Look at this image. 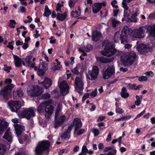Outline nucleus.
<instances>
[{
  "instance_id": "f257e3e1",
  "label": "nucleus",
  "mask_w": 155,
  "mask_h": 155,
  "mask_svg": "<svg viewBox=\"0 0 155 155\" xmlns=\"http://www.w3.org/2000/svg\"><path fill=\"white\" fill-rule=\"evenodd\" d=\"M150 32L151 36H155V25L153 26L147 25L133 30L132 34L133 37L137 38H143L145 36L144 32Z\"/></svg>"
},
{
  "instance_id": "f03ea898",
  "label": "nucleus",
  "mask_w": 155,
  "mask_h": 155,
  "mask_svg": "<svg viewBox=\"0 0 155 155\" xmlns=\"http://www.w3.org/2000/svg\"><path fill=\"white\" fill-rule=\"evenodd\" d=\"M102 45L105 46L104 50L101 51V54L105 56L110 57L117 52L114 45L107 40H105L102 43Z\"/></svg>"
},
{
  "instance_id": "7ed1b4c3",
  "label": "nucleus",
  "mask_w": 155,
  "mask_h": 155,
  "mask_svg": "<svg viewBox=\"0 0 155 155\" xmlns=\"http://www.w3.org/2000/svg\"><path fill=\"white\" fill-rule=\"evenodd\" d=\"M50 143L48 140L40 141L38 144L35 151L36 155H42L43 152L49 149Z\"/></svg>"
},
{
  "instance_id": "20e7f679",
  "label": "nucleus",
  "mask_w": 155,
  "mask_h": 155,
  "mask_svg": "<svg viewBox=\"0 0 155 155\" xmlns=\"http://www.w3.org/2000/svg\"><path fill=\"white\" fill-rule=\"evenodd\" d=\"M137 57L136 54L133 51L125 53L122 59L124 64L128 66H130L134 63Z\"/></svg>"
},
{
  "instance_id": "39448f33",
  "label": "nucleus",
  "mask_w": 155,
  "mask_h": 155,
  "mask_svg": "<svg viewBox=\"0 0 155 155\" xmlns=\"http://www.w3.org/2000/svg\"><path fill=\"white\" fill-rule=\"evenodd\" d=\"M14 87V85L10 84L5 87L0 91V95H3L5 99H8L12 94V90Z\"/></svg>"
},
{
  "instance_id": "423d86ee",
  "label": "nucleus",
  "mask_w": 155,
  "mask_h": 155,
  "mask_svg": "<svg viewBox=\"0 0 155 155\" xmlns=\"http://www.w3.org/2000/svg\"><path fill=\"white\" fill-rule=\"evenodd\" d=\"M34 110L31 108H27L21 111L19 114V116L21 118H26L27 119H29L31 117L35 116Z\"/></svg>"
},
{
  "instance_id": "0eeeda50",
  "label": "nucleus",
  "mask_w": 155,
  "mask_h": 155,
  "mask_svg": "<svg viewBox=\"0 0 155 155\" xmlns=\"http://www.w3.org/2000/svg\"><path fill=\"white\" fill-rule=\"evenodd\" d=\"M42 92L41 89L38 86H31L27 90L28 94L32 97L38 96Z\"/></svg>"
},
{
  "instance_id": "6e6552de",
  "label": "nucleus",
  "mask_w": 155,
  "mask_h": 155,
  "mask_svg": "<svg viewBox=\"0 0 155 155\" xmlns=\"http://www.w3.org/2000/svg\"><path fill=\"white\" fill-rule=\"evenodd\" d=\"M130 29L126 26L123 28L120 38L122 44H124L127 42V36L130 34Z\"/></svg>"
},
{
  "instance_id": "1a4fd4ad",
  "label": "nucleus",
  "mask_w": 155,
  "mask_h": 155,
  "mask_svg": "<svg viewBox=\"0 0 155 155\" xmlns=\"http://www.w3.org/2000/svg\"><path fill=\"white\" fill-rule=\"evenodd\" d=\"M99 71L97 67L95 66H93L92 70L88 71L87 75V78L91 80H95L97 78Z\"/></svg>"
},
{
  "instance_id": "9d476101",
  "label": "nucleus",
  "mask_w": 155,
  "mask_h": 155,
  "mask_svg": "<svg viewBox=\"0 0 155 155\" xmlns=\"http://www.w3.org/2000/svg\"><path fill=\"white\" fill-rule=\"evenodd\" d=\"M9 106L12 112H17V111L21 107L20 102L19 101H12L8 102Z\"/></svg>"
},
{
  "instance_id": "9b49d317",
  "label": "nucleus",
  "mask_w": 155,
  "mask_h": 155,
  "mask_svg": "<svg viewBox=\"0 0 155 155\" xmlns=\"http://www.w3.org/2000/svg\"><path fill=\"white\" fill-rule=\"evenodd\" d=\"M74 82L76 89L78 88L81 91L83 90L84 84L83 81V77L81 75L76 77Z\"/></svg>"
},
{
  "instance_id": "f8f14e48",
  "label": "nucleus",
  "mask_w": 155,
  "mask_h": 155,
  "mask_svg": "<svg viewBox=\"0 0 155 155\" xmlns=\"http://www.w3.org/2000/svg\"><path fill=\"white\" fill-rule=\"evenodd\" d=\"M59 87L62 95L64 96L69 92V86L66 81H63L59 84Z\"/></svg>"
},
{
  "instance_id": "ddd939ff",
  "label": "nucleus",
  "mask_w": 155,
  "mask_h": 155,
  "mask_svg": "<svg viewBox=\"0 0 155 155\" xmlns=\"http://www.w3.org/2000/svg\"><path fill=\"white\" fill-rule=\"evenodd\" d=\"M32 58V57L31 56H27L25 59V61L23 63V64L26 66H30L32 68L34 67L35 65V63L34 61L35 60V58H33V63L31 61Z\"/></svg>"
},
{
  "instance_id": "4468645a",
  "label": "nucleus",
  "mask_w": 155,
  "mask_h": 155,
  "mask_svg": "<svg viewBox=\"0 0 155 155\" xmlns=\"http://www.w3.org/2000/svg\"><path fill=\"white\" fill-rule=\"evenodd\" d=\"M136 48L139 52L141 54H144L150 51V48L146 45L140 44L138 45Z\"/></svg>"
},
{
  "instance_id": "2eb2a0df",
  "label": "nucleus",
  "mask_w": 155,
  "mask_h": 155,
  "mask_svg": "<svg viewBox=\"0 0 155 155\" xmlns=\"http://www.w3.org/2000/svg\"><path fill=\"white\" fill-rule=\"evenodd\" d=\"M72 127V125L69 126L66 131L61 136L62 140H67L70 138L71 132Z\"/></svg>"
},
{
  "instance_id": "dca6fc26",
  "label": "nucleus",
  "mask_w": 155,
  "mask_h": 155,
  "mask_svg": "<svg viewBox=\"0 0 155 155\" xmlns=\"http://www.w3.org/2000/svg\"><path fill=\"white\" fill-rule=\"evenodd\" d=\"M106 5V3L104 2L96 3L94 4L92 7L93 12L94 14L97 13L99 12L102 6H105Z\"/></svg>"
},
{
  "instance_id": "f3484780",
  "label": "nucleus",
  "mask_w": 155,
  "mask_h": 155,
  "mask_svg": "<svg viewBox=\"0 0 155 155\" xmlns=\"http://www.w3.org/2000/svg\"><path fill=\"white\" fill-rule=\"evenodd\" d=\"M14 127L16 134L18 136L20 135L25 129L24 126L18 124L14 125Z\"/></svg>"
},
{
  "instance_id": "a211bd4d",
  "label": "nucleus",
  "mask_w": 155,
  "mask_h": 155,
  "mask_svg": "<svg viewBox=\"0 0 155 155\" xmlns=\"http://www.w3.org/2000/svg\"><path fill=\"white\" fill-rule=\"evenodd\" d=\"M114 59L113 57L105 58L104 57H96L97 60L101 63H107L112 61Z\"/></svg>"
},
{
  "instance_id": "6ab92c4d",
  "label": "nucleus",
  "mask_w": 155,
  "mask_h": 155,
  "mask_svg": "<svg viewBox=\"0 0 155 155\" xmlns=\"http://www.w3.org/2000/svg\"><path fill=\"white\" fill-rule=\"evenodd\" d=\"M13 137L9 129H8L5 132L3 137L6 139L8 142H10L12 141Z\"/></svg>"
},
{
  "instance_id": "aec40b11",
  "label": "nucleus",
  "mask_w": 155,
  "mask_h": 155,
  "mask_svg": "<svg viewBox=\"0 0 155 155\" xmlns=\"http://www.w3.org/2000/svg\"><path fill=\"white\" fill-rule=\"evenodd\" d=\"M41 84L46 89H47L51 86L52 85V81L51 79L46 78L45 80L41 82Z\"/></svg>"
},
{
  "instance_id": "412c9836",
  "label": "nucleus",
  "mask_w": 155,
  "mask_h": 155,
  "mask_svg": "<svg viewBox=\"0 0 155 155\" xmlns=\"http://www.w3.org/2000/svg\"><path fill=\"white\" fill-rule=\"evenodd\" d=\"M82 125V124L81 120L78 118H76L74 120L72 125L75 127V130L76 131L81 127Z\"/></svg>"
},
{
  "instance_id": "4be33fe9",
  "label": "nucleus",
  "mask_w": 155,
  "mask_h": 155,
  "mask_svg": "<svg viewBox=\"0 0 155 155\" xmlns=\"http://www.w3.org/2000/svg\"><path fill=\"white\" fill-rule=\"evenodd\" d=\"M54 107L52 105L48 104L46 102L45 111L46 113L49 115H51L53 113Z\"/></svg>"
},
{
  "instance_id": "5701e85b",
  "label": "nucleus",
  "mask_w": 155,
  "mask_h": 155,
  "mask_svg": "<svg viewBox=\"0 0 155 155\" xmlns=\"http://www.w3.org/2000/svg\"><path fill=\"white\" fill-rule=\"evenodd\" d=\"M92 39L93 41H97L101 36V33L96 31L92 32Z\"/></svg>"
},
{
  "instance_id": "b1692460",
  "label": "nucleus",
  "mask_w": 155,
  "mask_h": 155,
  "mask_svg": "<svg viewBox=\"0 0 155 155\" xmlns=\"http://www.w3.org/2000/svg\"><path fill=\"white\" fill-rule=\"evenodd\" d=\"M8 126V123L5 122H2V120L0 119V134L3 133L4 129L7 128Z\"/></svg>"
},
{
  "instance_id": "393cba45",
  "label": "nucleus",
  "mask_w": 155,
  "mask_h": 155,
  "mask_svg": "<svg viewBox=\"0 0 155 155\" xmlns=\"http://www.w3.org/2000/svg\"><path fill=\"white\" fill-rule=\"evenodd\" d=\"M16 66L19 67L21 65L22 60L18 56L13 54Z\"/></svg>"
},
{
  "instance_id": "a878e982",
  "label": "nucleus",
  "mask_w": 155,
  "mask_h": 155,
  "mask_svg": "<svg viewBox=\"0 0 155 155\" xmlns=\"http://www.w3.org/2000/svg\"><path fill=\"white\" fill-rule=\"evenodd\" d=\"M120 95L121 97L124 98H126L129 97V94L127 92V90L125 87H123L122 88Z\"/></svg>"
},
{
  "instance_id": "bb28decb",
  "label": "nucleus",
  "mask_w": 155,
  "mask_h": 155,
  "mask_svg": "<svg viewBox=\"0 0 155 155\" xmlns=\"http://www.w3.org/2000/svg\"><path fill=\"white\" fill-rule=\"evenodd\" d=\"M46 101L42 102L38 106L37 108V110L39 113H41L45 110Z\"/></svg>"
},
{
  "instance_id": "cd10ccee",
  "label": "nucleus",
  "mask_w": 155,
  "mask_h": 155,
  "mask_svg": "<svg viewBox=\"0 0 155 155\" xmlns=\"http://www.w3.org/2000/svg\"><path fill=\"white\" fill-rule=\"evenodd\" d=\"M67 15V13L65 12L64 13H58L57 14V17L58 20L60 21H63L65 19Z\"/></svg>"
},
{
  "instance_id": "c85d7f7f",
  "label": "nucleus",
  "mask_w": 155,
  "mask_h": 155,
  "mask_svg": "<svg viewBox=\"0 0 155 155\" xmlns=\"http://www.w3.org/2000/svg\"><path fill=\"white\" fill-rule=\"evenodd\" d=\"M81 10L80 8L78 7V9L75 12L72 11L71 12V15L74 17H76L80 15Z\"/></svg>"
},
{
  "instance_id": "c756f323",
  "label": "nucleus",
  "mask_w": 155,
  "mask_h": 155,
  "mask_svg": "<svg viewBox=\"0 0 155 155\" xmlns=\"http://www.w3.org/2000/svg\"><path fill=\"white\" fill-rule=\"evenodd\" d=\"M137 16L136 15L132 13L131 17V18L128 19L127 22H137L138 21V18L136 17Z\"/></svg>"
},
{
  "instance_id": "7c9ffc66",
  "label": "nucleus",
  "mask_w": 155,
  "mask_h": 155,
  "mask_svg": "<svg viewBox=\"0 0 155 155\" xmlns=\"http://www.w3.org/2000/svg\"><path fill=\"white\" fill-rule=\"evenodd\" d=\"M6 151V146L0 143V155H3Z\"/></svg>"
},
{
  "instance_id": "2f4dec72",
  "label": "nucleus",
  "mask_w": 155,
  "mask_h": 155,
  "mask_svg": "<svg viewBox=\"0 0 155 155\" xmlns=\"http://www.w3.org/2000/svg\"><path fill=\"white\" fill-rule=\"evenodd\" d=\"M111 22L113 27L115 28L119 26L120 22L114 18L111 19Z\"/></svg>"
},
{
  "instance_id": "473e14b6",
  "label": "nucleus",
  "mask_w": 155,
  "mask_h": 155,
  "mask_svg": "<svg viewBox=\"0 0 155 155\" xmlns=\"http://www.w3.org/2000/svg\"><path fill=\"white\" fill-rule=\"evenodd\" d=\"M106 70L112 74L115 72V68L113 65L108 66Z\"/></svg>"
},
{
  "instance_id": "72a5a7b5",
  "label": "nucleus",
  "mask_w": 155,
  "mask_h": 155,
  "mask_svg": "<svg viewBox=\"0 0 155 155\" xmlns=\"http://www.w3.org/2000/svg\"><path fill=\"white\" fill-rule=\"evenodd\" d=\"M78 51L81 52H82V55L83 56H85L87 55V53L84 52L85 51L87 52L89 51V50L87 47H83L82 48H79L78 49Z\"/></svg>"
},
{
  "instance_id": "f704fd0d",
  "label": "nucleus",
  "mask_w": 155,
  "mask_h": 155,
  "mask_svg": "<svg viewBox=\"0 0 155 155\" xmlns=\"http://www.w3.org/2000/svg\"><path fill=\"white\" fill-rule=\"evenodd\" d=\"M51 12L50 11L47 5L45 6V12L43 14L44 16L48 17L51 14Z\"/></svg>"
},
{
  "instance_id": "c9c22d12",
  "label": "nucleus",
  "mask_w": 155,
  "mask_h": 155,
  "mask_svg": "<svg viewBox=\"0 0 155 155\" xmlns=\"http://www.w3.org/2000/svg\"><path fill=\"white\" fill-rule=\"evenodd\" d=\"M112 75L110 72L105 70L103 74V77L104 79H107L110 78Z\"/></svg>"
},
{
  "instance_id": "e433bc0d",
  "label": "nucleus",
  "mask_w": 155,
  "mask_h": 155,
  "mask_svg": "<svg viewBox=\"0 0 155 155\" xmlns=\"http://www.w3.org/2000/svg\"><path fill=\"white\" fill-rule=\"evenodd\" d=\"M39 68L44 70H46L48 69V63L42 62L40 64Z\"/></svg>"
},
{
  "instance_id": "4c0bfd02",
  "label": "nucleus",
  "mask_w": 155,
  "mask_h": 155,
  "mask_svg": "<svg viewBox=\"0 0 155 155\" xmlns=\"http://www.w3.org/2000/svg\"><path fill=\"white\" fill-rule=\"evenodd\" d=\"M120 32H116L114 35V40L115 42H117L120 39H119Z\"/></svg>"
},
{
  "instance_id": "58836bf2",
  "label": "nucleus",
  "mask_w": 155,
  "mask_h": 155,
  "mask_svg": "<svg viewBox=\"0 0 155 155\" xmlns=\"http://www.w3.org/2000/svg\"><path fill=\"white\" fill-rule=\"evenodd\" d=\"M71 71L74 74L78 75L80 74V72L78 71V67L77 66L71 69Z\"/></svg>"
},
{
  "instance_id": "ea45409f",
  "label": "nucleus",
  "mask_w": 155,
  "mask_h": 155,
  "mask_svg": "<svg viewBox=\"0 0 155 155\" xmlns=\"http://www.w3.org/2000/svg\"><path fill=\"white\" fill-rule=\"evenodd\" d=\"M130 9L126 10H124V18H127L130 15Z\"/></svg>"
},
{
  "instance_id": "a19ab883",
  "label": "nucleus",
  "mask_w": 155,
  "mask_h": 155,
  "mask_svg": "<svg viewBox=\"0 0 155 155\" xmlns=\"http://www.w3.org/2000/svg\"><path fill=\"white\" fill-rule=\"evenodd\" d=\"M15 92H16L17 95L19 97H21L23 96V93L21 89H19L17 91H13V94H14Z\"/></svg>"
},
{
  "instance_id": "79ce46f5",
  "label": "nucleus",
  "mask_w": 155,
  "mask_h": 155,
  "mask_svg": "<svg viewBox=\"0 0 155 155\" xmlns=\"http://www.w3.org/2000/svg\"><path fill=\"white\" fill-rule=\"evenodd\" d=\"M62 124L60 123L56 119H55L54 122V127L55 128H58Z\"/></svg>"
},
{
  "instance_id": "37998d69",
  "label": "nucleus",
  "mask_w": 155,
  "mask_h": 155,
  "mask_svg": "<svg viewBox=\"0 0 155 155\" xmlns=\"http://www.w3.org/2000/svg\"><path fill=\"white\" fill-rule=\"evenodd\" d=\"M97 90L96 89L94 91H92L91 92L88 93L90 97H93L96 96L97 94Z\"/></svg>"
},
{
  "instance_id": "c03bdc74",
  "label": "nucleus",
  "mask_w": 155,
  "mask_h": 155,
  "mask_svg": "<svg viewBox=\"0 0 155 155\" xmlns=\"http://www.w3.org/2000/svg\"><path fill=\"white\" fill-rule=\"evenodd\" d=\"M9 23V26L12 28H14L15 27V25H16V22L14 20H10Z\"/></svg>"
},
{
  "instance_id": "a18cd8bd",
  "label": "nucleus",
  "mask_w": 155,
  "mask_h": 155,
  "mask_svg": "<svg viewBox=\"0 0 155 155\" xmlns=\"http://www.w3.org/2000/svg\"><path fill=\"white\" fill-rule=\"evenodd\" d=\"M44 70L39 67L37 71V74L39 76H42L44 75Z\"/></svg>"
},
{
  "instance_id": "49530a36",
  "label": "nucleus",
  "mask_w": 155,
  "mask_h": 155,
  "mask_svg": "<svg viewBox=\"0 0 155 155\" xmlns=\"http://www.w3.org/2000/svg\"><path fill=\"white\" fill-rule=\"evenodd\" d=\"M51 96L48 93H45L42 95V98L43 99H47L51 97Z\"/></svg>"
},
{
  "instance_id": "de8ad7c7",
  "label": "nucleus",
  "mask_w": 155,
  "mask_h": 155,
  "mask_svg": "<svg viewBox=\"0 0 155 155\" xmlns=\"http://www.w3.org/2000/svg\"><path fill=\"white\" fill-rule=\"evenodd\" d=\"M75 3V1L74 0H70L68 3V5L71 8L74 7V5Z\"/></svg>"
},
{
  "instance_id": "09e8293b",
  "label": "nucleus",
  "mask_w": 155,
  "mask_h": 155,
  "mask_svg": "<svg viewBox=\"0 0 155 155\" xmlns=\"http://www.w3.org/2000/svg\"><path fill=\"white\" fill-rule=\"evenodd\" d=\"M26 9L25 7L22 6H20L18 11V12L19 13H23L26 12Z\"/></svg>"
},
{
  "instance_id": "8fccbe9b",
  "label": "nucleus",
  "mask_w": 155,
  "mask_h": 155,
  "mask_svg": "<svg viewBox=\"0 0 155 155\" xmlns=\"http://www.w3.org/2000/svg\"><path fill=\"white\" fill-rule=\"evenodd\" d=\"M117 152L116 150L114 149L109 151L107 153V155H116Z\"/></svg>"
},
{
  "instance_id": "3c124183",
  "label": "nucleus",
  "mask_w": 155,
  "mask_h": 155,
  "mask_svg": "<svg viewBox=\"0 0 155 155\" xmlns=\"http://www.w3.org/2000/svg\"><path fill=\"white\" fill-rule=\"evenodd\" d=\"M14 44V41H12L11 42H9L8 45L7 46V47L8 48H9L11 50H13L14 48V47L13 45Z\"/></svg>"
},
{
  "instance_id": "603ef678",
  "label": "nucleus",
  "mask_w": 155,
  "mask_h": 155,
  "mask_svg": "<svg viewBox=\"0 0 155 155\" xmlns=\"http://www.w3.org/2000/svg\"><path fill=\"white\" fill-rule=\"evenodd\" d=\"M116 113L121 114L124 113V111L121 108H120L119 107L117 106L116 109Z\"/></svg>"
},
{
  "instance_id": "864d4df0",
  "label": "nucleus",
  "mask_w": 155,
  "mask_h": 155,
  "mask_svg": "<svg viewBox=\"0 0 155 155\" xmlns=\"http://www.w3.org/2000/svg\"><path fill=\"white\" fill-rule=\"evenodd\" d=\"M66 117L64 116H62L60 117L59 120H58L62 124L64 122Z\"/></svg>"
},
{
  "instance_id": "5fc2aeb1",
  "label": "nucleus",
  "mask_w": 155,
  "mask_h": 155,
  "mask_svg": "<svg viewBox=\"0 0 155 155\" xmlns=\"http://www.w3.org/2000/svg\"><path fill=\"white\" fill-rule=\"evenodd\" d=\"M131 117V116H127L125 117H122L120 118H118L116 120L117 121H119V120H124L125 119H130Z\"/></svg>"
},
{
  "instance_id": "6e6d98bb",
  "label": "nucleus",
  "mask_w": 155,
  "mask_h": 155,
  "mask_svg": "<svg viewBox=\"0 0 155 155\" xmlns=\"http://www.w3.org/2000/svg\"><path fill=\"white\" fill-rule=\"evenodd\" d=\"M61 110V107L59 105H58L57 107L56 111L55 113V118H57L59 112Z\"/></svg>"
},
{
  "instance_id": "4d7b16f0",
  "label": "nucleus",
  "mask_w": 155,
  "mask_h": 155,
  "mask_svg": "<svg viewBox=\"0 0 155 155\" xmlns=\"http://www.w3.org/2000/svg\"><path fill=\"white\" fill-rule=\"evenodd\" d=\"M92 132L94 133L95 136H97L99 134V130L97 129H93L92 130Z\"/></svg>"
},
{
  "instance_id": "13d9d810",
  "label": "nucleus",
  "mask_w": 155,
  "mask_h": 155,
  "mask_svg": "<svg viewBox=\"0 0 155 155\" xmlns=\"http://www.w3.org/2000/svg\"><path fill=\"white\" fill-rule=\"evenodd\" d=\"M88 151V149L86 147V145H85V144L83 145L82 148V151L81 152H83L85 153Z\"/></svg>"
},
{
  "instance_id": "bf43d9fd",
  "label": "nucleus",
  "mask_w": 155,
  "mask_h": 155,
  "mask_svg": "<svg viewBox=\"0 0 155 155\" xmlns=\"http://www.w3.org/2000/svg\"><path fill=\"white\" fill-rule=\"evenodd\" d=\"M128 88L130 89H134L135 90L136 84H129L127 85Z\"/></svg>"
},
{
  "instance_id": "052dcab7",
  "label": "nucleus",
  "mask_w": 155,
  "mask_h": 155,
  "mask_svg": "<svg viewBox=\"0 0 155 155\" xmlns=\"http://www.w3.org/2000/svg\"><path fill=\"white\" fill-rule=\"evenodd\" d=\"M147 79L146 77L142 76L138 78V80L140 81H146Z\"/></svg>"
},
{
  "instance_id": "680f3d73",
  "label": "nucleus",
  "mask_w": 155,
  "mask_h": 155,
  "mask_svg": "<svg viewBox=\"0 0 155 155\" xmlns=\"http://www.w3.org/2000/svg\"><path fill=\"white\" fill-rule=\"evenodd\" d=\"M122 7L124 8V10H126L129 9L128 7L126 4L124 2H123L122 3Z\"/></svg>"
},
{
  "instance_id": "e2e57ef3",
  "label": "nucleus",
  "mask_w": 155,
  "mask_h": 155,
  "mask_svg": "<svg viewBox=\"0 0 155 155\" xmlns=\"http://www.w3.org/2000/svg\"><path fill=\"white\" fill-rule=\"evenodd\" d=\"M145 112V110H143L142 112H141L139 114H138L136 117L134 119L138 118L140 117H141V116H142Z\"/></svg>"
},
{
  "instance_id": "0e129e2a",
  "label": "nucleus",
  "mask_w": 155,
  "mask_h": 155,
  "mask_svg": "<svg viewBox=\"0 0 155 155\" xmlns=\"http://www.w3.org/2000/svg\"><path fill=\"white\" fill-rule=\"evenodd\" d=\"M133 13L138 15L140 13V12L139 9L137 8H136L134 10Z\"/></svg>"
},
{
  "instance_id": "69168bd1",
  "label": "nucleus",
  "mask_w": 155,
  "mask_h": 155,
  "mask_svg": "<svg viewBox=\"0 0 155 155\" xmlns=\"http://www.w3.org/2000/svg\"><path fill=\"white\" fill-rule=\"evenodd\" d=\"M111 134L110 132L108 135L107 138L106 139V141L107 142L110 141L111 140Z\"/></svg>"
},
{
  "instance_id": "338daca9",
  "label": "nucleus",
  "mask_w": 155,
  "mask_h": 155,
  "mask_svg": "<svg viewBox=\"0 0 155 155\" xmlns=\"http://www.w3.org/2000/svg\"><path fill=\"white\" fill-rule=\"evenodd\" d=\"M113 149V147H107L104 148V149L103 151L104 152H107L110 150Z\"/></svg>"
},
{
  "instance_id": "774afa93",
  "label": "nucleus",
  "mask_w": 155,
  "mask_h": 155,
  "mask_svg": "<svg viewBox=\"0 0 155 155\" xmlns=\"http://www.w3.org/2000/svg\"><path fill=\"white\" fill-rule=\"evenodd\" d=\"M11 69V67L10 66L7 67L6 65L4 66V70L7 71V72H9L10 71V70Z\"/></svg>"
}]
</instances>
